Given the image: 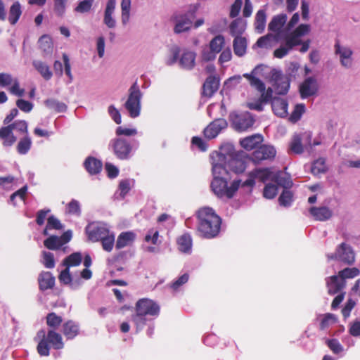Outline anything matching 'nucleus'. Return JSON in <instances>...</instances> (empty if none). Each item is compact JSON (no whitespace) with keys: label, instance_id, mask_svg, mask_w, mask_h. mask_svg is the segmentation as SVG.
I'll list each match as a JSON object with an SVG mask.
<instances>
[{"label":"nucleus","instance_id":"nucleus-52","mask_svg":"<svg viewBox=\"0 0 360 360\" xmlns=\"http://www.w3.org/2000/svg\"><path fill=\"white\" fill-rule=\"evenodd\" d=\"M101 241L103 249L107 252H110L115 244V235L109 233Z\"/></svg>","mask_w":360,"mask_h":360},{"label":"nucleus","instance_id":"nucleus-21","mask_svg":"<svg viewBox=\"0 0 360 360\" xmlns=\"http://www.w3.org/2000/svg\"><path fill=\"white\" fill-rule=\"evenodd\" d=\"M219 80L215 76L210 75L205 81L202 85V96L207 98L212 97L218 90Z\"/></svg>","mask_w":360,"mask_h":360},{"label":"nucleus","instance_id":"nucleus-26","mask_svg":"<svg viewBox=\"0 0 360 360\" xmlns=\"http://www.w3.org/2000/svg\"><path fill=\"white\" fill-rule=\"evenodd\" d=\"M63 333L68 340H72L79 333V326L72 320H68L63 324Z\"/></svg>","mask_w":360,"mask_h":360},{"label":"nucleus","instance_id":"nucleus-13","mask_svg":"<svg viewBox=\"0 0 360 360\" xmlns=\"http://www.w3.org/2000/svg\"><path fill=\"white\" fill-rule=\"evenodd\" d=\"M276 153V151L273 146L262 145L252 153L250 159L255 164H258L262 160L274 159Z\"/></svg>","mask_w":360,"mask_h":360},{"label":"nucleus","instance_id":"nucleus-55","mask_svg":"<svg viewBox=\"0 0 360 360\" xmlns=\"http://www.w3.org/2000/svg\"><path fill=\"white\" fill-rule=\"evenodd\" d=\"M131 1L130 0H122L121 8H122V20L125 24L129 18Z\"/></svg>","mask_w":360,"mask_h":360},{"label":"nucleus","instance_id":"nucleus-58","mask_svg":"<svg viewBox=\"0 0 360 360\" xmlns=\"http://www.w3.org/2000/svg\"><path fill=\"white\" fill-rule=\"evenodd\" d=\"M326 345L334 354H338L343 351V347L337 339L327 340Z\"/></svg>","mask_w":360,"mask_h":360},{"label":"nucleus","instance_id":"nucleus-24","mask_svg":"<svg viewBox=\"0 0 360 360\" xmlns=\"http://www.w3.org/2000/svg\"><path fill=\"white\" fill-rule=\"evenodd\" d=\"M38 283L41 291L52 289L55 285V277L49 271H42L38 276Z\"/></svg>","mask_w":360,"mask_h":360},{"label":"nucleus","instance_id":"nucleus-47","mask_svg":"<svg viewBox=\"0 0 360 360\" xmlns=\"http://www.w3.org/2000/svg\"><path fill=\"white\" fill-rule=\"evenodd\" d=\"M360 274V271L356 267H352V268H345L344 269L338 272V276H340V278H341L342 281H345L346 279L349 278H354L359 276Z\"/></svg>","mask_w":360,"mask_h":360},{"label":"nucleus","instance_id":"nucleus-28","mask_svg":"<svg viewBox=\"0 0 360 360\" xmlns=\"http://www.w3.org/2000/svg\"><path fill=\"white\" fill-rule=\"evenodd\" d=\"M195 57L196 54L194 51L184 50L179 59V65L184 69L191 70L195 66Z\"/></svg>","mask_w":360,"mask_h":360},{"label":"nucleus","instance_id":"nucleus-46","mask_svg":"<svg viewBox=\"0 0 360 360\" xmlns=\"http://www.w3.org/2000/svg\"><path fill=\"white\" fill-rule=\"evenodd\" d=\"M290 188L283 189L278 198V202L281 206L289 207L293 201V193Z\"/></svg>","mask_w":360,"mask_h":360},{"label":"nucleus","instance_id":"nucleus-60","mask_svg":"<svg viewBox=\"0 0 360 360\" xmlns=\"http://www.w3.org/2000/svg\"><path fill=\"white\" fill-rule=\"evenodd\" d=\"M13 130L15 129L21 134H27V123L25 120H17L11 124Z\"/></svg>","mask_w":360,"mask_h":360},{"label":"nucleus","instance_id":"nucleus-10","mask_svg":"<svg viewBox=\"0 0 360 360\" xmlns=\"http://www.w3.org/2000/svg\"><path fill=\"white\" fill-rule=\"evenodd\" d=\"M135 310L140 315L158 316L160 314V306L152 300L142 298L136 303Z\"/></svg>","mask_w":360,"mask_h":360},{"label":"nucleus","instance_id":"nucleus-16","mask_svg":"<svg viewBox=\"0 0 360 360\" xmlns=\"http://www.w3.org/2000/svg\"><path fill=\"white\" fill-rule=\"evenodd\" d=\"M317 91L318 85L316 79L311 77L305 79L300 86V93L302 98H306L314 95Z\"/></svg>","mask_w":360,"mask_h":360},{"label":"nucleus","instance_id":"nucleus-8","mask_svg":"<svg viewBox=\"0 0 360 360\" xmlns=\"http://www.w3.org/2000/svg\"><path fill=\"white\" fill-rule=\"evenodd\" d=\"M328 259L338 260L346 264L351 265L355 261V255L351 246L342 243L336 249L335 252L328 255Z\"/></svg>","mask_w":360,"mask_h":360},{"label":"nucleus","instance_id":"nucleus-44","mask_svg":"<svg viewBox=\"0 0 360 360\" xmlns=\"http://www.w3.org/2000/svg\"><path fill=\"white\" fill-rule=\"evenodd\" d=\"M45 105L56 112H65L67 110V105L62 102H59L53 98H49L44 101Z\"/></svg>","mask_w":360,"mask_h":360},{"label":"nucleus","instance_id":"nucleus-15","mask_svg":"<svg viewBox=\"0 0 360 360\" xmlns=\"http://www.w3.org/2000/svg\"><path fill=\"white\" fill-rule=\"evenodd\" d=\"M262 65H257L250 73H245L243 77L246 78L249 82L250 85L257 89L258 91H262L265 90L264 83L257 77L259 71L262 70Z\"/></svg>","mask_w":360,"mask_h":360},{"label":"nucleus","instance_id":"nucleus-49","mask_svg":"<svg viewBox=\"0 0 360 360\" xmlns=\"http://www.w3.org/2000/svg\"><path fill=\"white\" fill-rule=\"evenodd\" d=\"M337 318L333 314H326L321 320L319 328L323 330L328 328L331 324L336 323Z\"/></svg>","mask_w":360,"mask_h":360},{"label":"nucleus","instance_id":"nucleus-7","mask_svg":"<svg viewBox=\"0 0 360 360\" xmlns=\"http://www.w3.org/2000/svg\"><path fill=\"white\" fill-rule=\"evenodd\" d=\"M225 45L224 37L221 34L215 36L209 44L208 49H204L202 51V60L205 62L214 60Z\"/></svg>","mask_w":360,"mask_h":360},{"label":"nucleus","instance_id":"nucleus-9","mask_svg":"<svg viewBox=\"0 0 360 360\" xmlns=\"http://www.w3.org/2000/svg\"><path fill=\"white\" fill-rule=\"evenodd\" d=\"M0 86L8 87V91L11 94L18 97H22L25 94V89L20 88L18 78L13 77L9 73H0Z\"/></svg>","mask_w":360,"mask_h":360},{"label":"nucleus","instance_id":"nucleus-19","mask_svg":"<svg viewBox=\"0 0 360 360\" xmlns=\"http://www.w3.org/2000/svg\"><path fill=\"white\" fill-rule=\"evenodd\" d=\"M328 293L333 295L340 292L346 287V281L340 278L338 275H333L326 279Z\"/></svg>","mask_w":360,"mask_h":360},{"label":"nucleus","instance_id":"nucleus-53","mask_svg":"<svg viewBox=\"0 0 360 360\" xmlns=\"http://www.w3.org/2000/svg\"><path fill=\"white\" fill-rule=\"evenodd\" d=\"M278 193V186L275 184H267L264 188L263 195L267 199L274 198Z\"/></svg>","mask_w":360,"mask_h":360},{"label":"nucleus","instance_id":"nucleus-18","mask_svg":"<svg viewBox=\"0 0 360 360\" xmlns=\"http://www.w3.org/2000/svg\"><path fill=\"white\" fill-rule=\"evenodd\" d=\"M254 123L255 119L249 112L236 115L233 120V124L238 131H245L251 127Z\"/></svg>","mask_w":360,"mask_h":360},{"label":"nucleus","instance_id":"nucleus-43","mask_svg":"<svg viewBox=\"0 0 360 360\" xmlns=\"http://www.w3.org/2000/svg\"><path fill=\"white\" fill-rule=\"evenodd\" d=\"M266 13L264 10H259L255 15V28L258 33H262L265 28Z\"/></svg>","mask_w":360,"mask_h":360},{"label":"nucleus","instance_id":"nucleus-2","mask_svg":"<svg viewBox=\"0 0 360 360\" xmlns=\"http://www.w3.org/2000/svg\"><path fill=\"white\" fill-rule=\"evenodd\" d=\"M213 179L210 187L213 193L219 198H232L240 186V180H234L230 186L228 181L230 175L226 167L220 163H214L212 169Z\"/></svg>","mask_w":360,"mask_h":360},{"label":"nucleus","instance_id":"nucleus-61","mask_svg":"<svg viewBox=\"0 0 360 360\" xmlns=\"http://www.w3.org/2000/svg\"><path fill=\"white\" fill-rule=\"evenodd\" d=\"M47 229L61 230L63 229V226L59 219L51 215L47 219Z\"/></svg>","mask_w":360,"mask_h":360},{"label":"nucleus","instance_id":"nucleus-3","mask_svg":"<svg viewBox=\"0 0 360 360\" xmlns=\"http://www.w3.org/2000/svg\"><path fill=\"white\" fill-rule=\"evenodd\" d=\"M37 335L39 337L41 336L37 347V352L40 356H49L51 346L56 350L64 347L62 335L56 330H49L46 335L45 331L41 330Z\"/></svg>","mask_w":360,"mask_h":360},{"label":"nucleus","instance_id":"nucleus-39","mask_svg":"<svg viewBox=\"0 0 360 360\" xmlns=\"http://www.w3.org/2000/svg\"><path fill=\"white\" fill-rule=\"evenodd\" d=\"M289 150L291 153L295 154H302L304 152L302 137L300 134L293 135L289 144Z\"/></svg>","mask_w":360,"mask_h":360},{"label":"nucleus","instance_id":"nucleus-63","mask_svg":"<svg viewBox=\"0 0 360 360\" xmlns=\"http://www.w3.org/2000/svg\"><path fill=\"white\" fill-rule=\"evenodd\" d=\"M43 264L45 267L52 269L55 266V259L53 254L50 252H43Z\"/></svg>","mask_w":360,"mask_h":360},{"label":"nucleus","instance_id":"nucleus-54","mask_svg":"<svg viewBox=\"0 0 360 360\" xmlns=\"http://www.w3.org/2000/svg\"><path fill=\"white\" fill-rule=\"evenodd\" d=\"M304 111L305 106L304 104H297L290 116V120L292 122H297Z\"/></svg>","mask_w":360,"mask_h":360},{"label":"nucleus","instance_id":"nucleus-41","mask_svg":"<svg viewBox=\"0 0 360 360\" xmlns=\"http://www.w3.org/2000/svg\"><path fill=\"white\" fill-rule=\"evenodd\" d=\"M255 179L257 178L261 182L265 183L268 180H271V177L274 173L270 168H259L252 171Z\"/></svg>","mask_w":360,"mask_h":360},{"label":"nucleus","instance_id":"nucleus-35","mask_svg":"<svg viewBox=\"0 0 360 360\" xmlns=\"http://www.w3.org/2000/svg\"><path fill=\"white\" fill-rule=\"evenodd\" d=\"M179 250L184 253H188L192 248V238L189 233H186L177 239Z\"/></svg>","mask_w":360,"mask_h":360},{"label":"nucleus","instance_id":"nucleus-1","mask_svg":"<svg viewBox=\"0 0 360 360\" xmlns=\"http://www.w3.org/2000/svg\"><path fill=\"white\" fill-rule=\"evenodd\" d=\"M198 235L205 239L217 238L221 231L222 219L211 207H204L196 212Z\"/></svg>","mask_w":360,"mask_h":360},{"label":"nucleus","instance_id":"nucleus-40","mask_svg":"<svg viewBox=\"0 0 360 360\" xmlns=\"http://www.w3.org/2000/svg\"><path fill=\"white\" fill-rule=\"evenodd\" d=\"M46 325L51 328L50 330H56L63 323V319L60 316L57 315L55 312L49 313L46 317Z\"/></svg>","mask_w":360,"mask_h":360},{"label":"nucleus","instance_id":"nucleus-50","mask_svg":"<svg viewBox=\"0 0 360 360\" xmlns=\"http://www.w3.org/2000/svg\"><path fill=\"white\" fill-rule=\"evenodd\" d=\"M285 46L291 50L293 47L300 45L302 44V40L294 34L293 32L287 34L285 37Z\"/></svg>","mask_w":360,"mask_h":360},{"label":"nucleus","instance_id":"nucleus-45","mask_svg":"<svg viewBox=\"0 0 360 360\" xmlns=\"http://www.w3.org/2000/svg\"><path fill=\"white\" fill-rule=\"evenodd\" d=\"M326 171L327 166L326 165V160L324 158H320L314 161L312 163L311 172L314 175H319L320 174L326 172Z\"/></svg>","mask_w":360,"mask_h":360},{"label":"nucleus","instance_id":"nucleus-32","mask_svg":"<svg viewBox=\"0 0 360 360\" xmlns=\"http://www.w3.org/2000/svg\"><path fill=\"white\" fill-rule=\"evenodd\" d=\"M32 65L45 80L49 81L51 79L53 73L50 67L46 63L35 60L32 62Z\"/></svg>","mask_w":360,"mask_h":360},{"label":"nucleus","instance_id":"nucleus-59","mask_svg":"<svg viewBox=\"0 0 360 360\" xmlns=\"http://www.w3.org/2000/svg\"><path fill=\"white\" fill-rule=\"evenodd\" d=\"M115 134L119 137L121 136H131L137 134V130L134 128L118 127L115 130Z\"/></svg>","mask_w":360,"mask_h":360},{"label":"nucleus","instance_id":"nucleus-31","mask_svg":"<svg viewBox=\"0 0 360 360\" xmlns=\"http://www.w3.org/2000/svg\"><path fill=\"white\" fill-rule=\"evenodd\" d=\"M58 279L60 283L65 285H69L72 289L77 288L81 284L79 279H77L75 281L72 280V276L70 273V269L67 268L60 273Z\"/></svg>","mask_w":360,"mask_h":360},{"label":"nucleus","instance_id":"nucleus-23","mask_svg":"<svg viewBox=\"0 0 360 360\" xmlns=\"http://www.w3.org/2000/svg\"><path fill=\"white\" fill-rule=\"evenodd\" d=\"M309 212L315 220L321 221L329 219L333 215L332 210L326 206L311 207Z\"/></svg>","mask_w":360,"mask_h":360},{"label":"nucleus","instance_id":"nucleus-17","mask_svg":"<svg viewBox=\"0 0 360 360\" xmlns=\"http://www.w3.org/2000/svg\"><path fill=\"white\" fill-rule=\"evenodd\" d=\"M335 52L340 56V63L342 66L349 68L352 64V51L345 46H341L339 41H337L335 44Z\"/></svg>","mask_w":360,"mask_h":360},{"label":"nucleus","instance_id":"nucleus-29","mask_svg":"<svg viewBox=\"0 0 360 360\" xmlns=\"http://www.w3.org/2000/svg\"><path fill=\"white\" fill-rule=\"evenodd\" d=\"M116 1L115 0H108L106 4L103 22L109 28L115 27V20L112 18V14L115 11Z\"/></svg>","mask_w":360,"mask_h":360},{"label":"nucleus","instance_id":"nucleus-12","mask_svg":"<svg viewBox=\"0 0 360 360\" xmlns=\"http://www.w3.org/2000/svg\"><path fill=\"white\" fill-rule=\"evenodd\" d=\"M72 238V231H67L60 237L51 236L44 241V245L49 250H59L63 245L68 243Z\"/></svg>","mask_w":360,"mask_h":360},{"label":"nucleus","instance_id":"nucleus-25","mask_svg":"<svg viewBox=\"0 0 360 360\" xmlns=\"http://www.w3.org/2000/svg\"><path fill=\"white\" fill-rule=\"evenodd\" d=\"M84 167L89 174L96 175L101 172L103 167L102 162L92 156L87 157L84 162Z\"/></svg>","mask_w":360,"mask_h":360},{"label":"nucleus","instance_id":"nucleus-33","mask_svg":"<svg viewBox=\"0 0 360 360\" xmlns=\"http://www.w3.org/2000/svg\"><path fill=\"white\" fill-rule=\"evenodd\" d=\"M290 87V82L288 79L282 75L276 76L274 79V88L276 94L280 95L286 94Z\"/></svg>","mask_w":360,"mask_h":360},{"label":"nucleus","instance_id":"nucleus-64","mask_svg":"<svg viewBox=\"0 0 360 360\" xmlns=\"http://www.w3.org/2000/svg\"><path fill=\"white\" fill-rule=\"evenodd\" d=\"M16 105L20 110L25 112H30L33 108V104L31 102L22 98L16 101Z\"/></svg>","mask_w":360,"mask_h":360},{"label":"nucleus","instance_id":"nucleus-14","mask_svg":"<svg viewBox=\"0 0 360 360\" xmlns=\"http://www.w3.org/2000/svg\"><path fill=\"white\" fill-rule=\"evenodd\" d=\"M226 127V120L223 118L215 119L205 128L203 131L204 136L208 139H214L220 133L221 129Z\"/></svg>","mask_w":360,"mask_h":360},{"label":"nucleus","instance_id":"nucleus-20","mask_svg":"<svg viewBox=\"0 0 360 360\" xmlns=\"http://www.w3.org/2000/svg\"><path fill=\"white\" fill-rule=\"evenodd\" d=\"M89 240L96 242L101 240L110 231L109 229L102 226H91L89 225L86 228Z\"/></svg>","mask_w":360,"mask_h":360},{"label":"nucleus","instance_id":"nucleus-4","mask_svg":"<svg viewBox=\"0 0 360 360\" xmlns=\"http://www.w3.org/2000/svg\"><path fill=\"white\" fill-rule=\"evenodd\" d=\"M141 96V92L137 82H135L129 89L128 98L124 104L129 116L132 118H135L140 115Z\"/></svg>","mask_w":360,"mask_h":360},{"label":"nucleus","instance_id":"nucleus-42","mask_svg":"<svg viewBox=\"0 0 360 360\" xmlns=\"http://www.w3.org/2000/svg\"><path fill=\"white\" fill-rule=\"evenodd\" d=\"M82 260V255L80 252H74L68 256L63 261V265L65 266L67 269H70V266H76L81 264Z\"/></svg>","mask_w":360,"mask_h":360},{"label":"nucleus","instance_id":"nucleus-11","mask_svg":"<svg viewBox=\"0 0 360 360\" xmlns=\"http://www.w3.org/2000/svg\"><path fill=\"white\" fill-rule=\"evenodd\" d=\"M227 150L226 154L230 157V160H229V165L231 169L236 174L243 173L247 167V163L245 160L235 157L233 148L231 145L223 146L221 148V150Z\"/></svg>","mask_w":360,"mask_h":360},{"label":"nucleus","instance_id":"nucleus-62","mask_svg":"<svg viewBox=\"0 0 360 360\" xmlns=\"http://www.w3.org/2000/svg\"><path fill=\"white\" fill-rule=\"evenodd\" d=\"M132 321L134 322L137 328L141 329L146 324L147 319L144 314H139V312L136 311V314L132 316Z\"/></svg>","mask_w":360,"mask_h":360},{"label":"nucleus","instance_id":"nucleus-37","mask_svg":"<svg viewBox=\"0 0 360 360\" xmlns=\"http://www.w3.org/2000/svg\"><path fill=\"white\" fill-rule=\"evenodd\" d=\"M287 20L286 14H280L274 16L268 25L269 30L278 32L283 27Z\"/></svg>","mask_w":360,"mask_h":360},{"label":"nucleus","instance_id":"nucleus-30","mask_svg":"<svg viewBox=\"0 0 360 360\" xmlns=\"http://www.w3.org/2000/svg\"><path fill=\"white\" fill-rule=\"evenodd\" d=\"M271 181L276 183L277 186H280L283 189L290 188L293 184L290 177L281 171L275 172L271 177Z\"/></svg>","mask_w":360,"mask_h":360},{"label":"nucleus","instance_id":"nucleus-56","mask_svg":"<svg viewBox=\"0 0 360 360\" xmlns=\"http://www.w3.org/2000/svg\"><path fill=\"white\" fill-rule=\"evenodd\" d=\"M169 51L171 56L167 59L166 64L167 65H172L178 60L180 53V48L176 45H174L170 48Z\"/></svg>","mask_w":360,"mask_h":360},{"label":"nucleus","instance_id":"nucleus-48","mask_svg":"<svg viewBox=\"0 0 360 360\" xmlns=\"http://www.w3.org/2000/svg\"><path fill=\"white\" fill-rule=\"evenodd\" d=\"M32 141L28 136L20 140L17 146V150L20 154H26L31 148Z\"/></svg>","mask_w":360,"mask_h":360},{"label":"nucleus","instance_id":"nucleus-6","mask_svg":"<svg viewBox=\"0 0 360 360\" xmlns=\"http://www.w3.org/2000/svg\"><path fill=\"white\" fill-rule=\"evenodd\" d=\"M196 7L184 14H174L171 20L174 22V32L180 34L188 31L195 17Z\"/></svg>","mask_w":360,"mask_h":360},{"label":"nucleus","instance_id":"nucleus-27","mask_svg":"<svg viewBox=\"0 0 360 360\" xmlns=\"http://www.w3.org/2000/svg\"><path fill=\"white\" fill-rule=\"evenodd\" d=\"M263 141V136L257 134L247 136L240 141V144L246 150H252Z\"/></svg>","mask_w":360,"mask_h":360},{"label":"nucleus","instance_id":"nucleus-57","mask_svg":"<svg viewBox=\"0 0 360 360\" xmlns=\"http://www.w3.org/2000/svg\"><path fill=\"white\" fill-rule=\"evenodd\" d=\"M67 212L69 214H73L79 216L81 214V209L79 202L72 199L68 205H67Z\"/></svg>","mask_w":360,"mask_h":360},{"label":"nucleus","instance_id":"nucleus-51","mask_svg":"<svg viewBox=\"0 0 360 360\" xmlns=\"http://www.w3.org/2000/svg\"><path fill=\"white\" fill-rule=\"evenodd\" d=\"M159 236V231L155 228H152L148 231L144 238V240L146 243H151L153 245H158L160 243V242L158 240Z\"/></svg>","mask_w":360,"mask_h":360},{"label":"nucleus","instance_id":"nucleus-5","mask_svg":"<svg viewBox=\"0 0 360 360\" xmlns=\"http://www.w3.org/2000/svg\"><path fill=\"white\" fill-rule=\"evenodd\" d=\"M109 148L112 151L115 156L120 160H129L133 150L131 143L122 137L111 139Z\"/></svg>","mask_w":360,"mask_h":360},{"label":"nucleus","instance_id":"nucleus-38","mask_svg":"<svg viewBox=\"0 0 360 360\" xmlns=\"http://www.w3.org/2000/svg\"><path fill=\"white\" fill-rule=\"evenodd\" d=\"M135 239V234L132 232H123L120 234L116 242V248L121 249L131 243Z\"/></svg>","mask_w":360,"mask_h":360},{"label":"nucleus","instance_id":"nucleus-22","mask_svg":"<svg viewBox=\"0 0 360 360\" xmlns=\"http://www.w3.org/2000/svg\"><path fill=\"white\" fill-rule=\"evenodd\" d=\"M288 101L282 98L274 97L271 101V108L274 113L280 117H285L288 115Z\"/></svg>","mask_w":360,"mask_h":360},{"label":"nucleus","instance_id":"nucleus-36","mask_svg":"<svg viewBox=\"0 0 360 360\" xmlns=\"http://www.w3.org/2000/svg\"><path fill=\"white\" fill-rule=\"evenodd\" d=\"M22 14L21 6L18 1L14 2L10 7L8 20L11 25H14Z\"/></svg>","mask_w":360,"mask_h":360},{"label":"nucleus","instance_id":"nucleus-34","mask_svg":"<svg viewBox=\"0 0 360 360\" xmlns=\"http://www.w3.org/2000/svg\"><path fill=\"white\" fill-rule=\"evenodd\" d=\"M233 47L234 53L236 56L239 57L244 56L247 49L246 39L240 36H236L233 39Z\"/></svg>","mask_w":360,"mask_h":360}]
</instances>
